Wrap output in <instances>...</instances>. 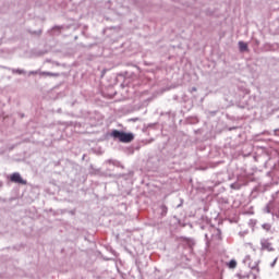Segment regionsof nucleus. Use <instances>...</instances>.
<instances>
[{
	"label": "nucleus",
	"instance_id": "8",
	"mask_svg": "<svg viewBox=\"0 0 279 279\" xmlns=\"http://www.w3.org/2000/svg\"><path fill=\"white\" fill-rule=\"evenodd\" d=\"M276 263H278V258H276V259L271 263L270 267H276Z\"/></svg>",
	"mask_w": 279,
	"mask_h": 279
},
{
	"label": "nucleus",
	"instance_id": "4",
	"mask_svg": "<svg viewBox=\"0 0 279 279\" xmlns=\"http://www.w3.org/2000/svg\"><path fill=\"white\" fill-rule=\"evenodd\" d=\"M39 75H43L45 77H58V74L51 72H40Z\"/></svg>",
	"mask_w": 279,
	"mask_h": 279
},
{
	"label": "nucleus",
	"instance_id": "9",
	"mask_svg": "<svg viewBox=\"0 0 279 279\" xmlns=\"http://www.w3.org/2000/svg\"><path fill=\"white\" fill-rule=\"evenodd\" d=\"M29 75H38V72L32 71V72H29Z\"/></svg>",
	"mask_w": 279,
	"mask_h": 279
},
{
	"label": "nucleus",
	"instance_id": "5",
	"mask_svg": "<svg viewBox=\"0 0 279 279\" xmlns=\"http://www.w3.org/2000/svg\"><path fill=\"white\" fill-rule=\"evenodd\" d=\"M227 267H229V269H236V259H231L228 264Z\"/></svg>",
	"mask_w": 279,
	"mask_h": 279
},
{
	"label": "nucleus",
	"instance_id": "2",
	"mask_svg": "<svg viewBox=\"0 0 279 279\" xmlns=\"http://www.w3.org/2000/svg\"><path fill=\"white\" fill-rule=\"evenodd\" d=\"M10 180L15 184H24V185L27 184V181L23 180V178L21 177V173L19 172H14L13 174H11Z\"/></svg>",
	"mask_w": 279,
	"mask_h": 279
},
{
	"label": "nucleus",
	"instance_id": "1",
	"mask_svg": "<svg viewBox=\"0 0 279 279\" xmlns=\"http://www.w3.org/2000/svg\"><path fill=\"white\" fill-rule=\"evenodd\" d=\"M111 136L112 138H117L120 143H132V141H134V133H125L119 130H113Z\"/></svg>",
	"mask_w": 279,
	"mask_h": 279
},
{
	"label": "nucleus",
	"instance_id": "7",
	"mask_svg": "<svg viewBox=\"0 0 279 279\" xmlns=\"http://www.w3.org/2000/svg\"><path fill=\"white\" fill-rule=\"evenodd\" d=\"M264 230H267L269 232L271 230V226L269 225H263Z\"/></svg>",
	"mask_w": 279,
	"mask_h": 279
},
{
	"label": "nucleus",
	"instance_id": "3",
	"mask_svg": "<svg viewBox=\"0 0 279 279\" xmlns=\"http://www.w3.org/2000/svg\"><path fill=\"white\" fill-rule=\"evenodd\" d=\"M262 250H266L267 252H274V247L269 240H262L260 241Z\"/></svg>",
	"mask_w": 279,
	"mask_h": 279
},
{
	"label": "nucleus",
	"instance_id": "6",
	"mask_svg": "<svg viewBox=\"0 0 279 279\" xmlns=\"http://www.w3.org/2000/svg\"><path fill=\"white\" fill-rule=\"evenodd\" d=\"M240 51H247V44L245 41H239Z\"/></svg>",
	"mask_w": 279,
	"mask_h": 279
}]
</instances>
